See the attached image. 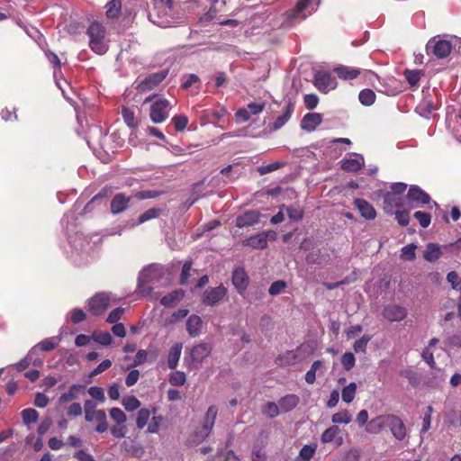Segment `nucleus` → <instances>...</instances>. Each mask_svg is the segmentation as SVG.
<instances>
[{
    "label": "nucleus",
    "mask_w": 461,
    "mask_h": 461,
    "mask_svg": "<svg viewBox=\"0 0 461 461\" xmlns=\"http://www.w3.org/2000/svg\"><path fill=\"white\" fill-rule=\"evenodd\" d=\"M86 34L89 38V48L95 53L104 55L107 52L109 44L106 39V29L100 22H91L87 27Z\"/></svg>",
    "instance_id": "nucleus-1"
},
{
    "label": "nucleus",
    "mask_w": 461,
    "mask_h": 461,
    "mask_svg": "<svg viewBox=\"0 0 461 461\" xmlns=\"http://www.w3.org/2000/svg\"><path fill=\"white\" fill-rule=\"evenodd\" d=\"M165 275L163 267L159 265H150L140 273L138 279V289L142 295H149L153 290L150 283L158 282Z\"/></svg>",
    "instance_id": "nucleus-2"
},
{
    "label": "nucleus",
    "mask_w": 461,
    "mask_h": 461,
    "mask_svg": "<svg viewBox=\"0 0 461 461\" xmlns=\"http://www.w3.org/2000/svg\"><path fill=\"white\" fill-rule=\"evenodd\" d=\"M173 0H157L149 20L159 27H169L172 24Z\"/></svg>",
    "instance_id": "nucleus-3"
},
{
    "label": "nucleus",
    "mask_w": 461,
    "mask_h": 461,
    "mask_svg": "<svg viewBox=\"0 0 461 461\" xmlns=\"http://www.w3.org/2000/svg\"><path fill=\"white\" fill-rule=\"evenodd\" d=\"M217 415V406H209L203 416L202 426L195 431V437L199 441H203L212 433Z\"/></svg>",
    "instance_id": "nucleus-4"
},
{
    "label": "nucleus",
    "mask_w": 461,
    "mask_h": 461,
    "mask_svg": "<svg viewBox=\"0 0 461 461\" xmlns=\"http://www.w3.org/2000/svg\"><path fill=\"white\" fill-rule=\"evenodd\" d=\"M312 352L309 345L302 344L294 350L286 351L279 357L281 365H294L306 359Z\"/></svg>",
    "instance_id": "nucleus-5"
},
{
    "label": "nucleus",
    "mask_w": 461,
    "mask_h": 461,
    "mask_svg": "<svg viewBox=\"0 0 461 461\" xmlns=\"http://www.w3.org/2000/svg\"><path fill=\"white\" fill-rule=\"evenodd\" d=\"M169 111V102L167 99H158L152 104L150 107V120L154 123H161L168 117Z\"/></svg>",
    "instance_id": "nucleus-6"
},
{
    "label": "nucleus",
    "mask_w": 461,
    "mask_h": 461,
    "mask_svg": "<svg viewBox=\"0 0 461 461\" xmlns=\"http://www.w3.org/2000/svg\"><path fill=\"white\" fill-rule=\"evenodd\" d=\"M452 50V45L448 41L437 40V38L430 39L427 45V53H432L438 59H444L449 55Z\"/></svg>",
    "instance_id": "nucleus-7"
},
{
    "label": "nucleus",
    "mask_w": 461,
    "mask_h": 461,
    "mask_svg": "<svg viewBox=\"0 0 461 461\" xmlns=\"http://www.w3.org/2000/svg\"><path fill=\"white\" fill-rule=\"evenodd\" d=\"M111 296L107 293H99L88 300L89 312L95 316L103 314L109 306Z\"/></svg>",
    "instance_id": "nucleus-8"
},
{
    "label": "nucleus",
    "mask_w": 461,
    "mask_h": 461,
    "mask_svg": "<svg viewBox=\"0 0 461 461\" xmlns=\"http://www.w3.org/2000/svg\"><path fill=\"white\" fill-rule=\"evenodd\" d=\"M313 83L317 89L324 94L337 87L336 79L330 73L325 71L315 73Z\"/></svg>",
    "instance_id": "nucleus-9"
},
{
    "label": "nucleus",
    "mask_w": 461,
    "mask_h": 461,
    "mask_svg": "<svg viewBox=\"0 0 461 461\" xmlns=\"http://www.w3.org/2000/svg\"><path fill=\"white\" fill-rule=\"evenodd\" d=\"M212 348L207 343L195 345L190 351L188 364L197 368L202 362L211 354Z\"/></svg>",
    "instance_id": "nucleus-10"
},
{
    "label": "nucleus",
    "mask_w": 461,
    "mask_h": 461,
    "mask_svg": "<svg viewBox=\"0 0 461 461\" xmlns=\"http://www.w3.org/2000/svg\"><path fill=\"white\" fill-rule=\"evenodd\" d=\"M166 77L167 72L165 71L153 73L140 81L136 88L140 93L150 91L158 86L166 78Z\"/></svg>",
    "instance_id": "nucleus-11"
},
{
    "label": "nucleus",
    "mask_w": 461,
    "mask_h": 461,
    "mask_svg": "<svg viewBox=\"0 0 461 461\" xmlns=\"http://www.w3.org/2000/svg\"><path fill=\"white\" fill-rule=\"evenodd\" d=\"M226 294L227 289L223 285L208 288L203 294V303L205 305L213 306L221 301Z\"/></svg>",
    "instance_id": "nucleus-12"
},
{
    "label": "nucleus",
    "mask_w": 461,
    "mask_h": 461,
    "mask_svg": "<svg viewBox=\"0 0 461 461\" xmlns=\"http://www.w3.org/2000/svg\"><path fill=\"white\" fill-rule=\"evenodd\" d=\"M407 197L411 203V208L429 203L430 196L418 185H411Z\"/></svg>",
    "instance_id": "nucleus-13"
},
{
    "label": "nucleus",
    "mask_w": 461,
    "mask_h": 461,
    "mask_svg": "<svg viewBox=\"0 0 461 461\" xmlns=\"http://www.w3.org/2000/svg\"><path fill=\"white\" fill-rule=\"evenodd\" d=\"M387 427L390 428L393 437L398 440H402L406 437V429L403 421L397 416L386 415Z\"/></svg>",
    "instance_id": "nucleus-14"
},
{
    "label": "nucleus",
    "mask_w": 461,
    "mask_h": 461,
    "mask_svg": "<svg viewBox=\"0 0 461 461\" xmlns=\"http://www.w3.org/2000/svg\"><path fill=\"white\" fill-rule=\"evenodd\" d=\"M383 316L391 322L401 321L407 316V311L404 307L392 304L384 307Z\"/></svg>",
    "instance_id": "nucleus-15"
},
{
    "label": "nucleus",
    "mask_w": 461,
    "mask_h": 461,
    "mask_svg": "<svg viewBox=\"0 0 461 461\" xmlns=\"http://www.w3.org/2000/svg\"><path fill=\"white\" fill-rule=\"evenodd\" d=\"M294 111V104L289 100L283 109V113L278 115L271 125L272 131L281 129L291 118Z\"/></svg>",
    "instance_id": "nucleus-16"
},
{
    "label": "nucleus",
    "mask_w": 461,
    "mask_h": 461,
    "mask_svg": "<svg viewBox=\"0 0 461 461\" xmlns=\"http://www.w3.org/2000/svg\"><path fill=\"white\" fill-rule=\"evenodd\" d=\"M342 169L348 172L358 171L365 163L364 158L358 154H351L349 158L340 161Z\"/></svg>",
    "instance_id": "nucleus-17"
},
{
    "label": "nucleus",
    "mask_w": 461,
    "mask_h": 461,
    "mask_svg": "<svg viewBox=\"0 0 461 461\" xmlns=\"http://www.w3.org/2000/svg\"><path fill=\"white\" fill-rule=\"evenodd\" d=\"M403 203V198L396 194L386 193L384 196V209L387 213H393V210L402 208Z\"/></svg>",
    "instance_id": "nucleus-18"
},
{
    "label": "nucleus",
    "mask_w": 461,
    "mask_h": 461,
    "mask_svg": "<svg viewBox=\"0 0 461 461\" xmlns=\"http://www.w3.org/2000/svg\"><path fill=\"white\" fill-rule=\"evenodd\" d=\"M232 284L240 294H242L249 285L248 276L242 267H237L232 273Z\"/></svg>",
    "instance_id": "nucleus-19"
},
{
    "label": "nucleus",
    "mask_w": 461,
    "mask_h": 461,
    "mask_svg": "<svg viewBox=\"0 0 461 461\" xmlns=\"http://www.w3.org/2000/svg\"><path fill=\"white\" fill-rule=\"evenodd\" d=\"M322 122V115L317 113L305 114L301 121V128L307 131H313Z\"/></svg>",
    "instance_id": "nucleus-20"
},
{
    "label": "nucleus",
    "mask_w": 461,
    "mask_h": 461,
    "mask_svg": "<svg viewBox=\"0 0 461 461\" xmlns=\"http://www.w3.org/2000/svg\"><path fill=\"white\" fill-rule=\"evenodd\" d=\"M354 203L359 211L361 216L366 220H374L375 218L376 212L371 203L360 198L356 199Z\"/></svg>",
    "instance_id": "nucleus-21"
},
{
    "label": "nucleus",
    "mask_w": 461,
    "mask_h": 461,
    "mask_svg": "<svg viewBox=\"0 0 461 461\" xmlns=\"http://www.w3.org/2000/svg\"><path fill=\"white\" fill-rule=\"evenodd\" d=\"M259 221V213L256 211H248L240 215L236 220V226L239 228L253 226Z\"/></svg>",
    "instance_id": "nucleus-22"
},
{
    "label": "nucleus",
    "mask_w": 461,
    "mask_h": 461,
    "mask_svg": "<svg viewBox=\"0 0 461 461\" xmlns=\"http://www.w3.org/2000/svg\"><path fill=\"white\" fill-rule=\"evenodd\" d=\"M131 197L123 194H117L111 202V212L114 214L120 213L128 208Z\"/></svg>",
    "instance_id": "nucleus-23"
},
{
    "label": "nucleus",
    "mask_w": 461,
    "mask_h": 461,
    "mask_svg": "<svg viewBox=\"0 0 461 461\" xmlns=\"http://www.w3.org/2000/svg\"><path fill=\"white\" fill-rule=\"evenodd\" d=\"M202 326L203 321L198 315L193 314L187 319L186 330L191 337L194 338L199 336L201 334Z\"/></svg>",
    "instance_id": "nucleus-24"
},
{
    "label": "nucleus",
    "mask_w": 461,
    "mask_h": 461,
    "mask_svg": "<svg viewBox=\"0 0 461 461\" xmlns=\"http://www.w3.org/2000/svg\"><path fill=\"white\" fill-rule=\"evenodd\" d=\"M185 296L184 290H175L168 294L163 296L160 300V303L165 307H174Z\"/></svg>",
    "instance_id": "nucleus-25"
},
{
    "label": "nucleus",
    "mask_w": 461,
    "mask_h": 461,
    "mask_svg": "<svg viewBox=\"0 0 461 461\" xmlns=\"http://www.w3.org/2000/svg\"><path fill=\"white\" fill-rule=\"evenodd\" d=\"M387 419L385 416H378L373 420H371L366 424V431L371 434H377L381 432L385 427H387Z\"/></svg>",
    "instance_id": "nucleus-26"
},
{
    "label": "nucleus",
    "mask_w": 461,
    "mask_h": 461,
    "mask_svg": "<svg viewBox=\"0 0 461 461\" xmlns=\"http://www.w3.org/2000/svg\"><path fill=\"white\" fill-rule=\"evenodd\" d=\"M183 348V344L177 342L174 344L169 349L167 356V366L170 369H175L177 366L181 352Z\"/></svg>",
    "instance_id": "nucleus-27"
},
{
    "label": "nucleus",
    "mask_w": 461,
    "mask_h": 461,
    "mask_svg": "<svg viewBox=\"0 0 461 461\" xmlns=\"http://www.w3.org/2000/svg\"><path fill=\"white\" fill-rule=\"evenodd\" d=\"M84 390V386L82 384H72L68 392L63 393L59 397V403L64 404L73 400H76L78 397V393Z\"/></svg>",
    "instance_id": "nucleus-28"
},
{
    "label": "nucleus",
    "mask_w": 461,
    "mask_h": 461,
    "mask_svg": "<svg viewBox=\"0 0 461 461\" xmlns=\"http://www.w3.org/2000/svg\"><path fill=\"white\" fill-rule=\"evenodd\" d=\"M105 15L107 19H117L122 14V0H110L106 5Z\"/></svg>",
    "instance_id": "nucleus-29"
},
{
    "label": "nucleus",
    "mask_w": 461,
    "mask_h": 461,
    "mask_svg": "<svg viewBox=\"0 0 461 461\" xmlns=\"http://www.w3.org/2000/svg\"><path fill=\"white\" fill-rule=\"evenodd\" d=\"M334 71L338 77L343 80L354 79L360 74V70L358 68L347 66L337 67Z\"/></svg>",
    "instance_id": "nucleus-30"
},
{
    "label": "nucleus",
    "mask_w": 461,
    "mask_h": 461,
    "mask_svg": "<svg viewBox=\"0 0 461 461\" xmlns=\"http://www.w3.org/2000/svg\"><path fill=\"white\" fill-rule=\"evenodd\" d=\"M299 403V397L295 394H287L279 401L280 410L288 412L294 409Z\"/></svg>",
    "instance_id": "nucleus-31"
},
{
    "label": "nucleus",
    "mask_w": 461,
    "mask_h": 461,
    "mask_svg": "<svg viewBox=\"0 0 461 461\" xmlns=\"http://www.w3.org/2000/svg\"><path fill=\"white\" fill-rule=\"evenodd\" d=\"M267 233H259L249 238L245 244L253 249H265L267 246Z\"/></svg>",
    "instance_id": "nucleus-32"
},
{
    "label": "nucleus",
    "mask_w": 461,
    "mask_h": 461,
    "mask_svg": "<svg viewBox=\"0 0 461 461\" xmlns=\"http://www.w3.org/2000/svg\"><path fill=\"white\" fill-rule=\"evenodd\" d=\"M440 255V247L435 243H429L424 250L423 257L429 262H435L439 258Z\"/></svg>",
    "instance_id": "nucleus-33"
},
{
    "label": "nucleus",
    "mask_w": 461,
    "mask_h": 461,
    "mask_svg": "<svg viewBox=\"0 0 461 461\" xmlns=\"http://www.w3.org/2000/svg\"><path fill=\"white\" fill-rule=\"evenodd\" d=\"M357 393V384L355 382L350 383L345 386L341 391L342 401L346 403H350L354 400Z\"/></svg>",
    "instance_id": "nucleus-34"
},
{
    "label": "nucleus",
    "mask_w": 461,
    "mask_h": 461,
    "mask_svg": "<svg viewBox=\"0 0 461 461\" xmlns=\"http://www.w3.org/2000/svg\"><path fill=\"white\" fill-rule=\"evenodd\" d=\"M92 339L102 346H109L112 344L113 338L107 331L95 330Z\"/></svg>",
    "instance_id": "nucleus-35"
},
{
    "label": "nucleus",
    "mask_w": 461,
    "mask_h": 461,
    "mask_svg": "<svg viewBox=\"0 0 461 461\" xmlns=\"http://www.w3.org/2000/svg\"><path fill=\"white\" fill-rule=\"evenodd\" d=\"M59 339L57 338H48V339H43L42 341L39 342L38 344H36L32 348H36V351L38 349H41V351H50L52 349H54L58 344H59Z\"/></svg>",
    "instance_id": "nucleus-36"
},
{
    "label": "nucleus",
    "mask_w": 461,
    "mask_h": 461,
    "mask_svg": "<svg viewBox=\"0 0 461 461\" xmlns=\"http://www.w3.org/2000/svg\"><path fill=\"white\" fill-rule=\"evenodd\" d=\"M340 429L337 425H333L330 428H328L324 432L321 434V440L322 443H330L334 441L338 435L339 434Z\"/></svg>",
    "instance_id": "nucleus-37"
},
{
    "label": "nucleus",
    "mask_w": 461,
    "mask_h": 461,
    "mask_svg": "<svg viewBox=\"0 0 461 461\" xmlns=\"http://www.w3.org/2000/svg\"><path fill=\"white\" fill-rule=\"evenodd\" d=\"M94 420L97 421V426L95 430L99 433H103L107 430L108 423L106 419V414L104 410H98L95 413V417Z\"/></svg>",
    "instance_id": "nucleus-38"
},
{
    "label": "nucleus",
    "mask_w": 461,
    "mask_h": 461,
    "mask_svg": "<svg viewBox=\"0 0 461 461\" xmlns=\"http://www.w3.org/2000/svg\"><path fill=\"white\" fill-rule=\"evenodd\" d=\"M323 367V363L320 360L314 361L311 368L305 374V381L309 384H312L316 380V373Z\"/></svg>",
    "instance_id": "nucleus-39"
},
{
    "label": "nucleus",
    "mask_w": 461,
    "mask_h": 461,
    "mask_svg": "<svg viewBox=\"0 0 461 461\" xmlns=\"http://www.w3.org/2000/svg\"><path fill=\"white\" fill-rule=\"evenodd\" d=\"M358 99L363 105L370 106L375 101V94L373 90L366 88L360 91Z\"/></svg>",
    "instance_id": "nucleus-40"
},
{
    "label": "nucleus",
    "mask_w": 461,
    "mask_h": 461,
    "mask_svg": "<svg viewBox=\"0 0 461 461\" xmlns=\"http://www.w3.org/2000/svg\"><path fill=\"white\" fill-rule=\"evenodd\" d=\"M352 420V416L348 410H343L331 416V421L334 424H348Z\"/></svg>",
    "instance_id": "nucleus-41"
},
{
    "label": "nucleus",
    "mask_w": 461,
    "mask_h": 461,
    "mask_svg": "<svg viewBox=\"0 0 461 461\" xmlns=\"http://www.w3.org/2000/svg\"><path fill=\"white\" fill-rule=\"evenodd\" d=\"M161 212L162 210L159 208H151L145 211L139 216L137 224H141L149 220L158 218L160 215Z\"/></svg>",
    "instance_id": "nucleus-42"
},
{
    "label": "nucleus",
    "mask_w": 461,
    "mask_h": 461,
    "mask_svg": "<svg viewBox=\"0 0 461 461\" xmlns=\"http://www.w3.org/2000/svg\"><path fill=\"white\" fill-rule=\"evenodd\" d=\"M416 249L417 246L411 243L404 246L401 250V258L405 261H412L416 258Z\"/></svg>",
    "instance_id": "nucleus-43"
},
{
    "label": "nucleus",
    "mask_w": 461,
    "mask_h": 461,
    "mask_svg": "<svg viewBox=\"0 0 461 461\" xmlns=\"http://www.w3.org/2000/svg\"><path fill=\"white\" fill-rule=\"evenodd\" d=\"M122 115L124 122L130 128H136L138 126V121L135 118L134 112L128 107H122Z\"/></svg>",
    "instance_id": "nucleus-44"
},
{
    "label": "nucleus",
    "mask_w": 461,
    "mask_h": 461,
    "mask_svg": "<svg viewBox=\"0 0 461 461\" xmlns=\"http://www.w3.org/2000/svg\"><path fill=\"white\" fill-rule=\"evenodd\" d=\"M280 412L279 403L276 404L273 402H267L262 408V413L268 418H275Z\"/></svg>",
    "instance_id": "nucleus-45"
},
{
    "label": "nucleus",
    "mask_w": 461,
    "mask_h": 461,
    "mask_svg": "<svg viewBox=\"0 0 461 461\" xmlns=\"http://www.w3.org/2000/svg\"><path fill=\"white\" fill-rule=\"evenodd\" d=\"M421 76H422V72H421V70H419V69H414V70L407 69L404 71V77H405L406 80L408 81V83L411 86H418V83L420 82Z\"/></svg>",
    "instance_id": "nucleus-46"
},
{
    "label": "nucleus",
    "mask_w": 461,
    "mask_h": 461,
    "mask_svg": "<svg viewBox=\"0 0 461 461\" xmlns=\"http://www.w3.org/2000/svg\"><path fill=\"white\" fill-rule=\"evenodd\" d=\"M150 414L151 411L146 408L140 409L138 411L136 418V425L138 429H143L147 425L150 418Z\"/></svg>",
    "instance_id": "nucleus-47"
},
{
    "label": "nucleus",
    "mask_w": 461,
    "mask_h": 461,
    "mask_svg": "<svg viewBox=\"0 0 461 461\" xmlns=\"http://www.w3.org/2000/svg\"><path fill=\"white\" fill-rule=\"evenodd\" d=\"M96 404L92 400H86L84 403L85 419L86 421H93L95 413L98 410H95Z\"/></svg>",
    "instance_id": "nucleus-48"
},
{
    "label": "nucleus",
    "mask_w": 461,
    "mask_h": 461,
    "mask_svg": "<svg viewBox=\"0 0 461 461\" xmlns=\"http://www.w3.org/2000/svg\"><path fill=\"white\" fill-rule=\"evenodd\" d=\"M122 403L128 411H135L140 406V402L133 395L123 397Z\"/></svg>",
    "instance_id": "nucleus-49"
},
{
    "label": "nucleus",
    "mask_w": 461,
    "mask_h": 461,
    "mask_svg": "<svg viewBox=\"0 0 461 461\" xmlns=\"http://www.w3.org/2000/svg\"><path fill=\"white\" fill-rule=\"evenodd\" d=\"M23 420L26 425L35 423L38 420L39 413L32 408L24 409L22 411Z\"/></svg>",
    "instance_id": "nucleus-50"
},
{
    "label": "nucleus",
    "mask_w": 461,
    "mask_h": 461,
    "mask_svg": "<svg viewBox=\"0 0 461 461\" xmlns=\"http://www.w3.org/2000/svg\"><path fill=\"white\" fill-rule=\"evenodd\" d=\"M111 419L118 425L124 424L127 420L125 413L117 407H113L109 411Z\"/></svg>",
    "instance_id": "nucleus-51"
},
{
    "label": "nucleus",
    "mask_w": 461,
    "mask_h": 461,
    "mask_svg": "<svg viewBox=\"0 0 461 461\" xmlns=\"http://www.w3.org/2000/svg\"><path fill=\"white\" fill-rule=\"evenodd\" d=\"M36 355V348H31L25 357H23L21 361L15 364V368L17 371L21 372L26 369L32 361V356Z\"/></svg>",
    "instance_id": "nucleus-52"
},
{
    "label": "nucleus",
    "mask_w": 461,
    "mask_h": 461,
    "mask_svg": "<svg viewBox=\"0 0 461 461\" xmlns=\"http://www.w3.org/2000/svg\"><path fill=\"white\" fill-rule=\"evenodd\" d=\"M186 381V377L185 373L180 371H176L170 375L169 383L173 386H181L184 385Z\"/></svg>",
    "instance_id": "nucleus-53"
},
{
    "label": "nucleus",
    "mask_w": 461,
    "mask_h": 461,
    "mask_svg": "<svg viewBox=\"0 0 461 461\" xmlns=\"http://www.w3.org/2000/svg\"><path fill=\"white\" fill-rule=\"evenodd\" d=\"M316 448V445H305L300 450L299 456H301L305 461H310L313 457Z\"/></svg>",
    "instance_id": "nucleus-54"
},
{
    "label": "nucleus",
    "mask_w": 461,
    "mask_h": 461,
    "mask_svg": "<svg viewBox=\"0 0 461 461\" xmlns=\"http://www.w3.org/2000/svg\"><path fill=\"white\" fill-rule=\"evenodd\" d=\"M414 217L422 228H427L430 224L431 217L428 212L417 211L414 213Z\"/></svg>",
    "instance_id": "nucleus-55"
},
{
    "label": "nucleus",
    "mask_w": 461,
    "mask_h": 461,
    "mask_svg": "<svg viewBox=\"0 0 461 461\" xmlns=\"http://www.w3.org/2000/svg\"><path fill=\"white\" fill-rule=\"evenodd\" d=\"M355 363L356 358L354 354L351 352L345 353L341 357V364L347 371H349L351 368H353Z\"/></svg>",
    "instance_id": "nucleus-56"
},
{
    "label": "nucleus",
    "mask_w": 461,
    "mask_h": 461,
    "mask_svg": "<svg viewBox=\"0 0 461 461\" xmlns=\"http://www.w3.org/2000/svg\"><path fill=\"white\" fill-rule=\"evenodd\" d=\"M174 126L177 131H182L185 129L188 123V118L185 115H176L172 118Z\"/></svg>",
    "instance_id": "nucleus-57"
},
{
    "label": "nucleus",
    "mask_w": 461,
    "mask_h": 461,
    "mask_svg": "<svg viewBox=\"0 0 461 461\" xmlns=\"http://www.w3.org/2000/svg\"><path fill=\"white\" fill-rule=\"evenodd\" d=\"M286 287V283L283 280H278L271 284L268 293L270 295H277L281 294L284 289Z\"/></svg>",
    "instance_id": "nucleus-58"
},
{
    "label": "nucleus",
    "mask_w": 461,
    "mask_h": 461,
    "mask_svg": "<svg viewBox=\"0 0 461 461\" xmlns=\"http://www.w3.org/2000/svg\"><path fill=\"white\" fill-rule=\"evenodd\" d=\"M433 412V408L431 406H428L426 408V411L424 413L423 420H422V428H421V433L427 432L431 424V415Z\"/></svg>",
    "instance_id": "nucleus-59"
},
{
    "label": "nucleus",
    "mask_w": 461,
    "mask_h": 461,
    "mask_svg": "<svg viewBox=\"0 0 461 461\" xmlns=\"http://www.w3.org/2000/svg\"><path fill=\"white\" fill-rule=\"evenodd\" d=\"M369 340H370V337H368L366 335H364L359 339L356 340L353 345V348H354L355 352H357V353L366 352V346H367V343L369 342Z\"/></svg>",
    "instance_id": "nucleus-60"
},
{
    "label": "nucleus",
    "mask_w": 461,
    "mask_h": 461,
    "mask_svg": "<svg viewBox=\"0 0 461 461\" xmlns=\"http://www.w3.org/2000/svg\"><path fill=\"white\" fill-rule=\"evenodd\" d=\"M285 209H286L288 217L292 221H298L302 220V218L303 216V212L302 209H300L298 207H294V206H289V207H286Z\"/></svg>",
    "instance_id": "nucleus-61"
},
{
    "label": "nucleus",
    "mask_w": 461,
    "mask_h": 461,
    "mask_svg": "<svg viewBox=\"0 0 461 461\" xmlns=\"http://www.w3.org/2000/svg\"><path fill=\"white\" fill-rule=\"evenodd\" d=\"M86 313L81 309H73L70 312V321L72 323L77 324L86 320Z\"/></svg>",
    "instance_id": "nucleus-62"
},
{
    "label": "nucleus",
    "mask_w": 461,
    "mask_h": 461,
    "mask_svg": "<svg viewBox=\"0 0 461 461\" xmlns=\"http://www.w3.org/2000/svg\"><path fill=\"white\" fill-rule=\"evenodd\" d=\"M360 452L357 448H351L344 452L342 461H359Z\"/></svg>",
    "instance_id": "nucleus-63"
},
{
    "label": "nucleus",
    "mask_w": 461,
    "mask_h": 461,
    "mask_svg": "<svg viewBox=\"0 0 461 461\" xmlns=\"http://www.w3.org/2000/svg\"><path fill=\"white\" fill-rule=\"evenodd\" d=\"M395 219L401 226H407L410 222V215L407 211H396L393 212Z\"/></svg>",
    "instance_id": "nucleus-64"
}]
</instances>
